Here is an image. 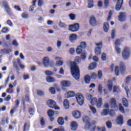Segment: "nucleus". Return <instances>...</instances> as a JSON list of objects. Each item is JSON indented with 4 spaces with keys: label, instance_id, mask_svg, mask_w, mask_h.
<instances>
[{
    "label": "nucleus",
    "instance_id": "f257e3e1",
    "mask_svg": "<svg viewBox=\"0 0 131 131\" xmlns=\"http://www.w3.org/2000/svg\"><path fill=\"white\" fill-rule=\"evenodd\" d=\"M80 61H81L80 57H76L75 61L70 62L71 73L76 80H79V77L80 76L79 68L76 63H80Z\"/></svg>",
    "mask_w": 131,
    "mask_h": 131
},
{
    "label": "nucleus",
    "instance_id": "f03ea898",
    "mask_svg": "<svg viewBox=\"0 0 131 131\" xmlns=\"http://www.w3.org/2000/svg\"><path fill=\"white\" fill-rule=\"evenodd\" d=\"M119 73H121L122 75H125V74H126V68H125V65L123 62L120 63L119 68L117 66L115 67V76H118Z\"/></svg>",
    "mask_w": 131,
    "mask_h": 131
},
{
    "label": "nucleus",
    "instance_id": "7ed1b4c3",
    "mask_svg": "<svg viewBox=\"0 0 131 131\" xmlns=\"http://www.w3.org/2000/svg\"><path fill=\"white\" fill-rule=\"evenodd\" d=\"M82 121L85 124L84 128L85 129H89L90 127H91L92 125L97 124V121H93L91 124V123L90 122L91 121V119L86 116L82 117Z\"/></svg>",
    "mask_w": 131,
    "mask_h": 131
},
{
    "label": "nucleus",
    "instance_id": "20e7f679",
    "mask_svg": "<svg viewBox=\"0 0 131 131\" xmlns=\"http://www.w3.org/2000/svg\"><path fill=\"white\" fill-rule=\"evenodd\" d=\"M47 106L51 109H55V110H60L61 108L57 105L56 102L53 99H50L47 101Z\"/></svg>",
    "mask_w": 131,
    "mask_h": 131
},
{
    "label": "nucleus",
    "instance_id": "39448f33",
    "mask_svg": "<svg viewBox=\"0 0 131 131\" xmlns=\"http://www.w3.org/2000/svg\"><path fill=\"white\" fill-rule=\"evenodd\" d=\"M130 56V49L129 47H125L122 51V57L124 60H127Z\"/></svg>",
    "mask_w": 131,
    "mask_h": 131
},
{
    "label": "nucleus",
    "instance_id": "423d86ee",
    "mask_svg": "<svg viewBox=\"0 0 131 131\" xmlns=\"http://www.w3.org/2000/svg\"><path fill=\"white\" fill-rule=\"evenodd\" d=\"M76 100L80 106H82L84 103V98L80 93H78L76 95Z\"/></svg>",
    "mask_w": 131,
    "mask_h": 131
},
{
    "label": "nucleus",
    "instance_id": "0eeeda50",
    "mask_svg": "<svg viewBox=\"0 0 131 131\" xmlns=\"http://www.w3.org/2000/svg\"><path fill=\"white\" fill-rule=\"evenodd\" d=\"M69 29L72 32H76V31L79 30V24L75 23L73 25H71L69 26Z\"/></svg>",
    "mask_w": 131,
    "mask_h": 131
},
{
    "label": "nucleus",
    "instance_id": "6e6552de",
    "mask_svg": "<svg viewBox=\"0 0 131 131\" xmlns=\"http://www.w3.org/2000/svg\"><path fill=\"white\" fill-rule=\"evenodd\" d=\"M54 60L56 61L55 65L57 67H60L64 65V62L63 61V58L61 57H54Z\"/></svg>",
    "mask_w": 131,
    "mask_h": 131
},
{
    "label": "nucleus",
    "instance_id": "1a4fd4ad",
    "mask_svg": "<svg viewBox=\"0 0 131 131\" xmlns=\"http://www.w3.org/2000/svg\"><path fill=\"white\" fill-rule=\"evenodd\" d=\"M42 64L44 67L48 68L50 66V58L48 56L44 57L42 60Z\"/></svg>",
    "mask_w": 131,
    "mask_h": 131
},
{
    "label": "nucleus",
    "instance_id": "9d476101",
    "mask_svg": "<svg viewBox=\"0 0 131 131\" xmlns=\"http://www.w3.org/2000/svg\"><path fill=\"white\" fill-rule=\"evenodd\" d=\"M119 21L121 22H123L126 19V13L125 12H121L119 13L118 16Z\"/></svg>",
    "mask_w": 131,
    "mask_h": 131
},
{
    "label": "nucleus",
    "instance_id": "9b49d317",
    "mask_svg": "<svg viewBox=\"0 0 131 131\" xmlns=\"http://www.w3.org/2000/svg\"><path fill=\"white\" fill-rule=\"evenodd\" d=\"M60 85L62 88H69L71 86V82L68 80H62L60 82Z\"/></svg>",
    "mask_w": 131,
    "mask_h": 131
},
{
    "label": "nucleus",
    "instance_id": "f8f14e48",
    "mask_svg": "<svg viewBox=\"0 0 131 131\" xmlns=\"http://www.w3.org/2000/svg\"><path fill=\"white\" fill-rule=\"evenodd\" d=\"M72 115L75 119H79L81 118V113L79 111L76 110L72 112Z\"/></svg>",
    "mask_w": 131,
    "mask_h": 131
},
{
    "label": "nucleus",
    "instance_id": "ddd939ff",
    "mask_svg": "<svg viewBox=\"0 0 131 131\" xmlns=\"http://www.w3.org/2000/svg\"><path fill=\"white\" fill-rule=\"evenodd\" d=\"M111 108H113L115 110H117V106H116V100L115 98H111L110 100V105Z\"/></svg>",
    "mask_w": 131,
    "mask_h": 131
},
{
    "label": "nucleus",
    "instance_id": "4468645a",
    "mask_svg": "<svg viewBox=\"0 0 131 131\" xmlns=\"http://www.w3.org/2000/svg\"><path fill=\"white\" fill-rule=\"evenodd\" d=\"M123 4V0H118L117 5H116V11H120V9L122 7Z\"/></svg>",
    "mask_w": 131,
    "mask_h": 131
},
{
    "label": "nucleus",
    "instance_id": "2eb2a0df",
    "mask_svg": "<svg viewBox=\"0 0 131 131\" xmlns=\"http://www.w3.org/2000/svg\"><path fill=\"white\" fill-rule=\"evenodd\" d=\"M116 122L119 125H122L123 124V116L119 115L116 119Z\"/></svg>",
    "mask_w": 131,
    "mask_h": 131
},
{
    "label": "nucleus",
    "instance_id": "dca6fc26",
    "mask_svg": "<svg viewBox=\"0 0 131 131\" xmlns=\"http://www.w3.org/2000/svg\"><path fill=\"white\" fill-rule=\"evenodd\" d=\"M64 96L66 98H73V97H75V92H74V91H70L67 92Z\"/></svg>",
    "mask_w": 131,
    "mask_h": 131
},
{
    "label": "nucleus",
    "instance_id": "f3484780",
    "mask_svg": "<svg viewBox=\"0 0 131 131\" xmlns=\"http://www.w3.org/2000/svg\"><path fill=\"white\" fill-rule=\"evenodd\" d=\"M107 89L108 92H112V90H113V82H112V80H109L107 81Z\"/></svg>",
    "mask_w": 131,
    "mask_h": 131
},
{
    "label": "nucleus",
    "instance_id": "a211bd4d",
    "mask_svg": "<svg viewBox=\"0 0 131 131\" xmlns=\"http://www.w3.org/2000/svg\"><path fill=\"white\" fill-rule=\"evenodd\" d=\"M90 24L92 25V26H95V25H97V20L96 19V17L94 16H91L90 19Z\"/></svg>",
    "mask_w": 131,
    "mask_h": 131
},
{
    "label": "nucleus",
    "instance_id": "6ab92c4d",
    "mask_svg": "<svg viewBox=\"0 0 131 131\" xmlns=\"http://www.w3.org/2000/svg\"><path fill=\"white\" fill-rule=\"evenodd\" d=\"M20 103V101L18 100H16L15 101V107H13L10 111V114L13 115L14 114V112L15 110H16V108H18L19 107V104Z\"/></svg>",
    "mask_w": 131,
    "mask_h": 131
},
{
    "label": "nucleus",
    "instance_id": "aec40b11",
    "mask_svg": "<svg viewBox=\"0 0 131 131\" xmlns=\"http://www.w3.org/2000/svg\"><path fill=\"white\" fill-rule=\"evenodd\" d=\"M11 49H2L0 50L1 55H6V54H9V53H11Z\"/></svg>",
    "mask_w": 131,
    "mask_h": 131
},
{
    "label": "nucleus",
    "instance_id": "412c9836",
    "mask_svg": "<svg viewBox=\"0 0 131 131\" xmlns=\"http://www.w3.org/2000/svg\"><path fill=\"white\" fill-rule=\"evenodd\" d=\"M76 39H77V35L74 34H71L69 37V40L71 42H74Z\"/></svg>",
    "mask_w": 131,
    "mask_h": 131
},
{
    "label": "nucleus",
    "instance_id": "4be33fe9",
    "mask_svg": "<svg viewBox=\"0 0 131 131\" xmlns=\"http://www.w3.org/2000/svg\"><path fill=\"white\" fill-rule=\"evenodd\" d=\"M103 104V99L101 98H99L97 101L96 102V107L97 108H100L102 107Z\"/></svg>",
    "mask_w": 131,
    "mask_h": 131
},
{
    "label": "nucleus",
    "instance_id": "5701e85b",
    "mask_svg": "<svg viewBox=\"0 0 131 131\" xmlns=\"http://www.w3.org/2000/svg\"><path fill=\"white\" fill-rule=\"evenodd\" d=\"M71 129L72 130H76L77 129V123L76 122H72L71 123Z\"/></svg>",
    "mask_w": 131,
    "mask_h": 131
},
{
    "label": "nucleus",
    "instance_id": "b1692460",
    "mask_svg": "<svg viewBox=\"0 0 131 131\" xmlns=\"http://www.w3.org/2000/svg\"><path fill=\"white\" fill-rule=\"evenodd\" d=\"M94 53L96 56H100L101 53H102V49L99 48L98 47H95Z\"/></svg>",
    "mask_w": 131,
    "mask_h": 131
},
{
    "label": "nucleus",
    "instance_id": "393cba45",
    "mask_svg": "<svg viewBox=\"0 0 131 131\" xmlns=\"http://www.w3.org/2000/svg\"><path fill=\"white\" fill-rule=\"evenodd\" d=\"M95 2H94V0H88V8L89 9H92V8L94 7V4Z\"/></svg>",
    "mask_w": 131,
    "mask_h": 131
},
{
    "label": "nucleus",
    "instance_id": "a878e982",
    "mask_svg": "<svg viewBox=\"0 0 131 131\" xmlns=\"http://www.w3.org/2000/svg\"><path fill=\"white\" fill-rule=\"evenodd\" d=\"M46 81L49 83H52V82H55L56 81V79L52 77L48 76L46 78Z\"/></svg>",
    "mask_w": 131,
    "mask_h": 131
},
{
    "label": "nucleus",
    "instance_id": "bb28decb",
    "mask_svg": "<svg viewBox=\"0 0 131 131\" xmlns=\"http://www.w3.org/2000/svg\"><path fill=\"white\" fill-rule=\"evenodd\" d=\"M97 66H98V64H97V63L92 62L89 65V70H94V69L95 68H96V67H97Z\"/></svg>",
    "mask_w": 131,
    "mask_h": 131
},
{
    "label": "nucleus",
    "instance_id": "cd10ccee",
    "mask_svg": "<svg viewBox=\"0 0 131 131\" xmlns=\"http://www.w3.org/2000/svg\"><path fill=\"white\" fill-rule=\"evenodd\" d=\"M103 30L104 32H108L109 31V24L107 23H104L103 24Z\"/></svg>",
    "mask_w": 131,
    "mask_h": 131
},
{
    "label": "nucleus",
    "instance_id": "c85d7f7f",
    "mask_svg": "<svg viewBox=\"0 0 131 131\" xmlns=\"http://www.w3.org/2000/svg\"><path fill=\"white\" fill-rule=\"evenodd\" d=\"M122 104L124 107L127 108L128 107V101L125 98H123L122 100Z\"/></svg>",
    "mask_w": 131,
    "mask_h": 131
},
{
    "label": "nucleus",
    "instance_id": "c756f323",
    "mask_svg": "<svg viewBox=\"0 0 131 131\" xmlns=\"http://www.w3.org/2000/svg\"><path fill=\"white\" fill-rule=\"evenodd\" d=\"M83 49V48L81 47L80 46H78L76 50V53L78 55H80V54L83 53V51H82Z\"/></svg>",
    "mask_w": 131,
    "mask_h": 131
},
{
    "label": "nucleus",
    "instance_id": "7c9ffc66",
    "mask_svg": "<svg viewBox=\"0 0 131 131\" xmlns=\"http://www.w3.org/2000/svg\"><path fill=\"white\" fill-rule=\"evenodd\" d=\"M63 107L65 109H69V101H68V100L64 99L63 101Z\"/></svg>",
    "mask_w": 131,
    "mask_h": 131
},
{
    "label": "nucleus",
    "instance_id": "2f4dec72",
    "mask_svg": "<svg viewBox=\"0 0 131 131\" xmlns=\"http://www.w3.org/2000/svg\"><path fill=\"white\" fill-rule=\"evenodd\" d=\"M121 39H117L115 42V47H119L121 46Z\"/></svg>",
    "mask_w": 131,
    "mask_h": 131
},
{
    "label": "nucleus",
    "instance_id": "473e14b6",
    "mask_svg": "<svg viewBox=\"0 0 131 131\" xmlns=\"http://www.w3.org/2000/svg\"><path fill=\"white\" fill-rule=\"evenodd\" d=\"M3 6L5 7V10L7 12V13H10V8L8 6V2L4 1L3 2Z\"/></svg>",
    "mask_w": 131,
    "mask_h": 131
},
{
    "label": "nucleus",
    "instance_id": "72a5a7b5",
    "mask_svg": "<svg viewBox=\"0 0 131 131\" xmlns=\"http://www.w3.org/2000/svg\"><path fill=\"white\" fill-rule=\"evenodd\" d=\"M113 93H120V89H119V86L117 85H114L113 87Z\"/></svg>",
    "mask_w": 131,
    "mask_h": 131
},
{
    "label": "nucleus",
    "instance_id": "f704fd0d",
    "mask_svg": "<svg viewBox=\"0 0 131 131\" xmlns=\"http://www.w3.org/2000/svg\"><path fill=\"white\" fill-rule=\"evenodd\" d=\"M84 80L85 83H90L91 82V77L90 75H86L84 76Z\"/></svg>",
    "mask_w": 131,
    "mask_h": 131
},
{
    "label": "nucleus",
    "instance_id": "c9c22d12",
    "mask_svg": "<svg viewBox=\"0 0 131 131\" xmlns=\"http://www.w3.org/2000/svg\"><path fill=\"white\" fill-rule=\"evenodd\" d=\"M57 122L59 125H63L64 123V119L62 117H59L57 120Z\"/></svg>",
    "mask_w": 131,
    "mask_h": 131
},
{
    "label": "nucleus",
    "instance_id": "e433bc0d",
    "mask_svg": "<svg viewBox=\"0 0 131 131\" xmlns=\"http://www.w3.org/2000/svg\"><path fill=\"white\" fill-rule=\"evenodd\" d=\"M17 62L21 69H24V68H25V66L21 63V60H20V58L17 59Z\"/></svg>",
    "mask_w": 131,
    "mask_h": 131
},
{
    "label": "nucleus",
    "instance_id": "4c0bfd02",
    "mask_svg": "<svg viewBox=\"0 0 131 131\" xmlns=\"http://www.w3.org/2000/svg\"><path fill=\"white\" fill-rule=\"evenodd\" d=\"M87 55L88 54H86V52H85V51H83V52L82 53H81V58L82 60L84 61V60H85V59H86Z\"/></svg>",
    "mask_w": 131,
    "mask_h": 131
},
{
    "label": "nucleus",
    "instance_id": "58836bf2",
    "mask_svg": "<svg viewBox=\"0 0 131 131\" xmlns=\"http://www.w3.org/2000/svg\"><path fill=\"white\" fill-rule=\"evenodd\" d=\"M95 46L96 47V48H99L100 49H102L103 48V42L102 41L98 42L96 43Z\"/></svg>",
    "mask_w": 131,
    "mask_h": 131
},
{
    "label": "nucleus",
    "instance_id": "ea45409f",
    "mask_svg": "<svg viewBox=\"0 0 131 131\" xmlns=\"http://www.w3.org/2000/svg\"><path fill=\"white\" fill-rule=\"evenodd\" d=\"M55 114V112L53 110H49L48 111V115L49 117H52Z\"/></svg>",
    "mask_w": 131,
    "mask_h": 131
},
{
    "label": "nucleus",
    "instance_id": "a19ab883",
    "mask_svg": "<svg viewBox=\"0 0 131 131\" xmlns=\"http://www.w3.org/2000/svg\"><path fill=\"white\" fill-rule=\"evenodd\" d=\"M98 92L99 94H102L103 93V86L102 84H99L98 86Z\"/></svg>",
    "mask_w": 131,
    "mask_h": 131
},
{
    "label": "nucleus",
    "instance_id": "79ce46f5",
    "mask_svg": "<svg viewBox=\"0 0 131 131\" xmlns=\"http://www.w3.org/2000/svg\"><path fill=\"white\" fill-rule=\"evenodd\" d=\"M69 17L72 21H74V20H75L76 15L73 13H71L69 15Z\"/></svg>",
    "mask_w": 131,
    "mask_h": 131
},
{
    "label": "nucleus",
    "instance_id": "37998d69",
    "mask_svg": "<svg viewBox=\"0 0 131 131\" xmlns=\"http://www.w3.org/2000/svg\"><path fill=\"white\" fill-rule=\"evenodd\" d=\"M53 131H66V130L64 127L60 126L58 128H55Z\"/></svg>",
    "mask_w": 131,
    "mask_h": 131
},
{
    "label": "nucleus",
    "instance_id": "c03bdc74",
    "mask_svg": "<svg viewBox=\"0 0 131 131\" xmlns=\"http://www.w3.org/2000/svg\"><path fill=\"white\" fill-rule=\"evenodd\" d=\"M119 110L121 113H124V108L121 104H119Z\"/></svg>",
    "mask_w": 131,
    "mask_h": 131
},
{
    "label": "nucleus",
    "instance_id": "a18cd8bd",
    "mask_svg": "<svg viewBox=\"0 0 131 131\" xmlns=\"http://www.w3.org/2000/svg\"><path fill=\"white\" fill-rule=\"evenodd\" d=\"M79 46L83 49H86V42L82 41L80 42Z\"/></svg>",
    "mask_w": 131,
    "mask_h": 131
},
{
    "label": "nucleus",
    "instance_id": "49530a36",
    "mask_svg": "<svg viewBox=\"0 0 131 131\" xmlns=\"http://www.w3.org/2000/svg\"><path fill=\"white\" fill-rule=\"evenodd\" d=\"M110 4V0H104V5L105 8H108L109 7V4Z\"/></svg>",
    "mask_w": 131,
    "mask_h": 131
},
{
    "label": "nucleus",
    "instance_id": "de8ad7c7",
    "mask_svg": "<svg viewBox=\"0 0 131 131\" xmlns=\"http://www.w3.org/2000/svg\"><path fill=\"white\" fill-rule=\"evenodd\" d=\"M112 15H113V12L110 11L108 13L107 21H110V20H111V18H112Z\"/></svg>",
    "mask_w": 131,
    "mask_h": 131
},
{
    "label": "nucleus",
    "instance_id": "09e8293b",
    "mask_svg": "<svg viewBox=\"0 0 131 131\" xmlns=\"http://www.w3.org/2000/svg\"><path fill=\"white\" fill-rule=\"evenodd\" d=\"M97 76L99 79H102V77H103V72H102L101 71H99Z\"/></svg>",
    "mask_w": 131,
    "mask_h": 131
},
{
    "label": "nucleus",
    "instance_id": "8fccbe9b",
    "mask_svg": "<svg viewBox=\"0 0 131 131\" xmlns=\"http://www.w3.org/2000/svg\"><path fill=\"white\" fill-rule=\"evenodd\" d=\"M106 125L107 128H111L112 127V123L110 121H107L106 122Z\"/></svg>",
    "mask_w": 131,
    "mask_h": 131
},
{
    "label": "nucleus",
    "instance_id": "3c124183",
    "mask_svg": "<svg viewBox=\"0 0 131 131\" xmlns=\"http://www.w3.org/2000/svg\"><path fill=\"white\" fill-rule=\"evenodd\" d=\"M101 60L102 61H106V60H107V56H106V53H103L101 54Z\"/></svg>",
    "mask_w": 131,
    "mask_h": 131
},
{
    "label": "nucleus",
    "instance_id": "603ef678",
    "mask_svg": "<svg viewBox=\"0 0 131 131\" xmlns=\"http://www.w3.org/2000/svg\"><path fill=\"white\" fill-rule=\"evenodd\" d=\"M122 88H123V89H124V90H125L127 97L128 98V94L130 93L129 89H127V88H126L125 86H124V85H122Z\"/></svg>",
    "mask_w": 131,
    "mask_h": 131
},
{
    "label": "nucleus",
    "instance_id": "864d4df0",
    "mask_svg": "<svg viewBox=\"0 0 131 131\" xmlns=\"http://www.w3.org/2000/svg\"><path fill=\"white\" fill-rule=\"evenodd\" d=\"M117 54H120L121 53V48L118 47H115V49Z\"/></svg>",
    "mask_w": 131,
    "mask_h": 131
},
{
    "label": "nucleus",
    "instance_id": "5fc2aeb1",
    "mask_svg": "<svg viewBox=\"0 0 131 131\" xmlns=\"http://www.w3.org/2000/svg\"><path fill=\"white\" fill-rule=\"evenodd\" d=\"M58 25L60 28H64L66 27V24H65L64 23H63L61 21H60L58 23Z\"/></svg>",
    "mask_w": 131,
    "mask_h": 131
},
{
    "label": "nucleus",
    "instance_id": "6e6d98bb",
    "mask_svg": "<svg viewBox=\"0 0 131 131\" xmlns=\"http://www.w3.org/2000/svg\"><path fill=\"white\" fill-rule=\"evenodd\" d=\"M49 92L53 94H56V90L54 87H51L49 89Z\"/></svg>",
    "mask_w": 131,
    "mask_h": 131
},
{
    "label": "nucleus",
    "instance_id": "4d7b16f0",
    "mask_svg": "<svg viewBox=\"0 0 131 131\" xmlns=\"http://www.w3.org/2000/svg\"><path fill=\"white\" fill-rule=\"evenodd\" d=\"M97 101L98 100H97V98L94 97L91 100V103L92 105H95V104L97 103Z\"/></svg>",
    "mask_w": 131,
    "mask_h": 131
},
{
    "label": "nucleus",
    "instance_id": "13d9d810",
    "mask_svg": "<svg viewBox=\"0 0 131 131\" xmlns=\"http://www.w3.org/2000/svg\"><path fill=\"white\" fill-rule=\"evenodd\" d=\"M90 108L94 114H96V113H97V110H96V108L94 107L93 106H90Z\"/></svg>",
    "mask_w": 131,
    "mask_h": 131
},
{
    "label": "nucleus",
    "instance_id": "bf43d9fd",
    "mask_svg": "<svg viewBox=\"0 0 131 131\" xmlns=\"http://www.w3.org/2000/svg\"><path fill=\"white\" fill-rule=\"evenodd\" d=\"M37 94L38 96H43L45 95V92L41 90H38L37 91Z\"/></svg>",
    "mask_w": 131,
    "mask_h": 131
},
{
    "label": "nucleus",
    "instance_id": "052dcab7",
    "mask_svg": "<svg viewBox=\"0 0 131 131\" xmlns=\"http://www.w3.org/2000/svg\"><path fill=\"white\" fill-rule=\"evenodd\" d=\"M97 6L99 8H102L103 7V1H99L97 3Z\"/></svg>",
    "mask_w": 131,
    "mask_h": 131
},
{
    "label": "nucleus",
    "instance_id": "680f3d73",
    "mask_svg": "<svg viewBox=\"0 0 131 131\" xmlns=\"http://www.w3.org/2000/svg\"><path fill=\"white\" fill-rule=\"evenodd\" d=\"M102 115H108L109 114V110H104L102 113Z\"/></svg>",
    "mask_w": 131,
    "mask_h": 131
},
{
    "label": "nucleus",
    "instance_id": "e2e57ef3",
    "mask_svg": "<svg viewBox=\"0 0 131 131\" xmlns=\"http://www.w3.org/2000/svg\"><path fill=\"white\" fill-rule=\"evenodd\" d=\"M116 33V30L115 29H113L112 31V38H114L115 37V34Z\"/></svg>",
    "mask_w": 131,
    "mask_h": 131
},
{
    "label": "nucleus",
    "instance_id": "0e129e2a",
    "mask_svg": "<svg viewBox=\"0 0 131 131\" xmlns=\"http://www.w3.org/2000/svg\"><path fill=\"white\" fill-rule=\"evenodd\" d=\"M91 78L93 79H96L97 78V74L95 73H92L90 75Z\"/></svg>",
    "mask_w": 131,
    "mask_h": 131
},
{
    "label": "nucleus",
    "instance_id": "69168bd1",
    "mask_svg": "<svg viewBox=\"0 0 131 131\" xmlns=\"http://www.w3.org/2000/svg\"><path fill=\"white\" fill-rule=\"evenodd\" d=\"M45 73L46 75H53V72L51 71H46L45 72Z\"/></svg>",
    "mask_w": 131,
    "mask_h": 131
},
{
    "label": "nucleus",
    "instance_id": "338daca9",
    "mask_svg": "<svg viewBox=\"0 0 131 131\" xmlns=\"http://www.w3.org/2000/svg\"><path fill=\"white\" fill-rule=\"evenodd\" d=\"M2 32L3 33H7V32H9V29H8L7 28L5 27V28H4L3 29H2Z\"/></svg>",
    "mask_w": 131,
    "mask_h": 131
},
{
    "label": "nucleus",
    "instance_id": "774afa93",
    "mask_svg": "<svg viewBox=\"0 0 131 131\" xmlns=\"http://www.w3.org/2000/svg\"><path fill=\"white\" fill-rule=\"evenodd\" d=\"M29 127V124L26 123L24 126V131L27 130V129Z\"/></svg>",
    "mask_w": 131,
    "mask_h": 131
}]
</instances>
